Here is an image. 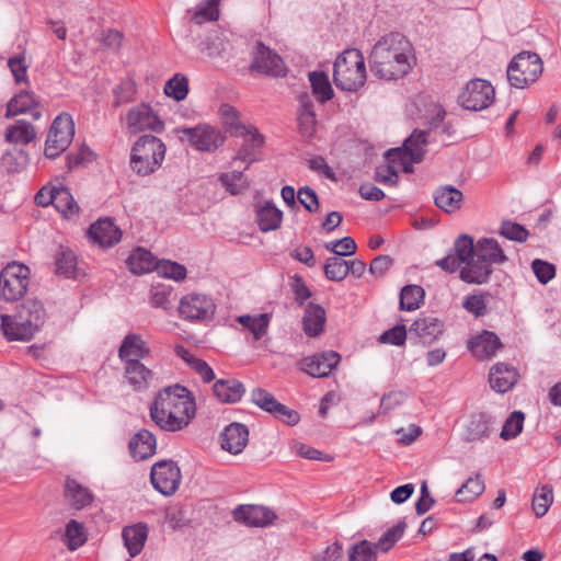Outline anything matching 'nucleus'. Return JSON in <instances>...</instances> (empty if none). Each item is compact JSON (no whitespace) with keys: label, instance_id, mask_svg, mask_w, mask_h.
I'll return each mask as SVG.
<instances>
[{"label":"nucleus","instance_id":"09e8293b","mask_svg":"<svg viewBox=\"0 0 561 561\" xmlns=\"http://www.w3.org/2000/svg\"><path fill=\"white\" fill-rule=\"evenodd\" d=\"M553 503V489L549 484H545L536 490L533 497V510L537 517H542L549 511Z\"/></svg>","mask_w":561,"mask_h":561},{"label":"nucleus","instance_id":"cd10ccee","mask_svg":"<svg viewBox=\"0 0 561 561\" xmlns=\"http://www.w3.org/2000/svg\"><path fill=\"white\" fill-rule=\"evenodd\" d=\"M298 126L302 137L310 139L316 134L317 119L313 102L308 93L299 95Z\"/></svg>","mask_w":561,"mask_h":561},{"label":"nucleus","instance_id":"a878e982","mask_svg":"<svg viewBox=\"0 0 561 561\" xmlns=\"http://www.w3.org/2000/svg\"><path fill=\"white\" fill-rule=\"evenodd\" d=\"M502 346L500 337L494 332L486 330L468 343L469 350L479 359L494 356Z\"/></svg>","mask_w":561,"mask_h":561},{"label":"nucleus","instance_id":"5701e85b","mask_svg":"<svg viewBox=\"0 0 561 561\" xmlns=\"http://www.w3.org/2000/svg\"><path fill=\"white\" fill-rule=\"evenodd\" d=\"M128 448L135 460H146L154 455L157 438L150 431L141 428L131 436Z\"/></svg>","mask_w":561,"mask_h":561},{"label":"nucleus","instance_id":"f257e3e1","mask_svg":"<svg viewBox=\"0 0 561 561\" xmlns=\"http://www.w3.org/2000/svg\"><path fill=\"white\" fill-rule=\"evenodd\" d=\"M196 412L195 400L187 388L181 385L161 390L150 405V417L165 432H178L186 427Z\"/></svg>","mask_w":561,"mask_h":561},{"label":"nucleus","instance_id":"a18cd8bd","mask_svg":"<svg viewBox=\"0 0 561 561\" xmlns=\"http://www.w3.org/2000/svg\"><path fill=\"white\" fill-rule=\"evenodd\" d=\"M485 485L481 476L477 473L470 477L456 492L457 502H469L476 500L484 492Z\"/></svg>","mask_w":561,"mask_h":561},{"label":"nucleus","instance_id":"6ab92c4d","mask_svg":"<svg viewBox=\"0 0 561 561\" xmlns=\"http://www.w3.org/2000/svg\"><path fill=\"white\" fill-rule=\"evenodd\" d=\"M249 443V430L244 424L233 422L220 435V446L232 455L240 454Z\"/></svg>","mask_w":561,"mask_h":561},{"label":"nucleus","instance_id":"ddd939ff","mask_svg":"<svg viewBox=\"0 0 561 561\" xmlns=\"http://www.w3.org/2000/svg\"><path fill=\"white\" fill-rule=\"evenodd\" d=\"M181 478V470L173 460H160L151 468L150 481L163 495L174 494L180 486Z\"/></svg>","mask_w":561,"mask_h":561},{"label":"nucleus","instance_id":"b1692460","mask_svg":"<svg viewBox=\"0 0 561 561\" xmlns=\"http://www.w3.org/2000/svg\"><path fill=\"white\" fill-rule=\"evenodd\" d=\"M518 380V373L515 367L497 363L489 374V381L492 389L499 393H505L511 390Z\"/></svg>","mask_w":561,"mask_h":561},{"label":"nucleus","instance_id":"e2e57ef3","mask_svg":"<svg viewBox=\"0 0 561 561\" xmlns=\"http://www.w3.org/2000/svg\"><path fill=\"white\" fill-rule=\"evenodd\" d=\"M156 270L160 275L176 282L183 280L186 277L185 266L169 260H162L157 263Z\"/></svg>","mask_w":561,"mask_h":561},{"label":"nucleus","instance_id":"58836bf2","mask_svg":"<svg viewBox=\"0 0 561 561\" xmlns=\"http://www.w3.org/2000/svg\"><path fill=\"white\" fill-rule=\"evenodd\" d=\"M129 271L136 275H141L156 270L157 263L153 255L142 248L136 249L126 261Z\"/></svg>","mask_w":561,"mask_h":561},{"label":"nucleus","instance_id":"7c9ffc66","mask_svg":"<svg viewBox=\"0 0 561 561\" xmlns=\"http://www.w3.org/2000/svg\"><path fill=\"white\" fill-rule=\"evenodd\" d=\"M213 392L221 403H236L243 397L245 388L234 378L218 379L213 386Z\"/></svg>","mask_w":561,"mask_h":561},{"label":"nucleus","instance_id":"72a5a7b5","mask_svg":"<svg viewBox=\"0 0 561 561\" xmlns=\"http://www.w3.org/2000/svg\"><path fill=\"white\" fill-rule=\"evenodd\" d=\"M325 310L317 304L310 302L302 318L304 331L308 336L319 335L324 328Z\"/></svg>","mask_w":561,"mask_h":561},{"label":"nucleus","instance_id":"864d4df0","mask_svg":"<svg viewBox=\"0 0 561 561\" xmlns=\"http://www.w3.org/2000/svg\"><path fill=\"white\" fill-rule=\"evenodd\" d=\"M164 92L168 96L173 98L176 101L184 100L188 93L187 78L181 73L174 75L165 83Z\"/></svg>","mask_w":561,"mask_h":561},{"label":"nucleus","instance_id":"c756f323","mask_svg":"<svg viewBox=\"0 0 561 561\" xmlns=\"http://www.w3.org/2000/svg\"><path fill=\"white\" fill-rule=\"evenodd\" d=\"M241 128L243 144L241 145V148L239 149L237 156L234 157V161L241 160L248 163H252L257 159L256 153L259 149L262 147L264 138L257 131L256 128H245L244 126H242Z\"/></svg>","mask_w":561,"mask_h":561},{"label":"nucleus","instance_id":"4c0bfd02","mask_svg":"<svg viewBox=\"0 0 561 561\" xmlns=\"http://www.w3.org/2000/svg\"><path fill=\"white\" fill-rule=\"evenodd\" d=\"M5 140L10 144L27 145L36 138L34 126L25 121L19 119L5 129Z\"/></svg>","mask_w":561,"mask_h":561},{"label":"nucleus","instance_id":"a19ab883","mask_svg":"<svg viewBox=\"0 0 561 561\" xmlns=\"http://www.w3.org/2000/svg\"><path fill=\"white\" fill-rule=\"evenodd\" d=\"M56 273L67 278H76L79 270L77 267L76 254L66 248H60L55 257Z\"/></svg>","mask_w":561,"mask_h":561},{"label":"nucleus","instance_id":"f8f14e48","mask_svg":"<svg viewBox=\"0 0 561 561\" xmlns=\"http://www.w3.org/2000/svg\"><path fill=\"white\" fill-rule=\"evenodd\" d=\"M495 90L483 79L470 80L458 96L459 104L470 111L486 108L494 100Z\"/></svg>","mask_w":561,"mask_h":561},{"label":"nucleus","instance_id":"473e14b6","mask_svg":"<svg viewBox=\"0 0 561 561\" xmlns=\"http://www.w3.org/2000/svg\"><path fill=\"white\" fill-rule=\"evenodd\" d=\"M462 199V192L451 185L440 186L434 193L435 205L449 214L460 209Z\"/></svg>","mask_w":561,"mask_h":561},{"label":"nucleus","instance_id":"bf43d9fd","mask_svg":"<svg viewBox=\"0 0 561 561\" xmlns=\"http://www.w3.org/2000/svg\"><path fill=\"white\" fill-rule=\"evenodd\" d=\"M252 402L260 409L264 410L270 414H274L280 402L276 398L262 388H255L251 392Z\"/></svg>","mask_w":561,"mask_h":561},{"label":"nucleus","instance_id":"412c9836","mask_svg":"<svg viewBox=\"0 0 561 561\" xmlns=\"http://www.w3.org/2000/svg\"><path fill=\"white\" fill-rule=\"evenodd\" d=\"M38 106V98L33 92L23 90L7 104L5 117L10 118L30 112L34 119H39L42 113L37 110Z\"/></svg>","mask_w":561,"mask_h":561},{"label":"nucleus","instance_id":"0eeeda50","mask_svg":"<svg viewBox=\"0 0 561 561\" xmlns=\"http://www.w3.org/2000/svg\"><path fill=\"white\" fill-rule=\"evenodd\" d=\"M543 64L536 53L517 54L507 67V79L512 87L524 89L541 76Z\"/></svg>","mask_w":561,"mask_h":561},{"label":"nucleus","instance_id":"2eb2a0df","mask_svg":"<svg viewBox=\"0 0 561 561\" xmlns=\"http://www.w3.org/2000/svg\"><path fill=\"white\" fill-rule=\"evenodd\" d=\"M250 69L272 77L285 76V66L280 56L261 42L253 47Z\"/></svg>","mask_w":561,"mask_h":561},{"label":"nucleus","instance_id":"4d7b16f0","mask_svg":"<svg viewBox=\"0 0 561 561\" xmlns=\"http://www.w3.org/2000/svg\"><path fill=\"white\" fill-rule=\"evenodd\" d=\"M376 548L373 542L368 540H362L358 543L351 547L348 550L347 561H376Z\"/></svg>","mask_w":561,"mask_h":561},{"label":"nucleus","instance_id":"de8ad7c7","mask_svg":"<svg viewBox=\"0 0 561 561\" xmlns=\"http://www.w3.org/2000/svg\"><path fill=\"white\" fill-rule=\"evenodd\" d=\"M219 181L231 195L243 194L250 186L249 180L244 178L241 171L222 173Z\"/></svg>","mask_w":561,"mask_h":561},{"label":"nucleus","instance_id":"20e7f679","mask_svg":"<svg viewBox=\"0 0 561 561\" xmlns=\"http://www.w3.org/2000/svg\"><path fill=\"white\" fill-rule=\"evenodd\" d=\"M508 260L499 241L481 238L477 241L474 262L460 270V278L469 284H484L490 279L493 264H503Z\"/></svg>","mask_w":561,"mask_h":561},{"label":"nucleus","instance_id":"1a4fd4ad","mask_svg":"<svg viewBox=\"0 0 561 561\" xmlns=\"http://www.w3.org/2000/svg\"><path fill=\"white\" fill-rule=\"evenodd\" d=\"M75 123L71 115L59 114L53 122L45 142L44 154L54 159L64 152L72 141Z\"/></svg>","mask_w":561,"mask_h":561},{"label":"nucleus","instance_id":"c9c22d12","mask_svg":"<svg viewBox=\"0 0 561 561\" xmlns=\"http://www.w3.org/2000/svg\"><path fill=\"white\" fill-rule=\"evenodd\" d=\"M65 496L77 510L85 507L93 501L92 492L72 478L66 480Z\"/></svg>","mask_w":561,"mask_h":561},{"label":"nucleus","instance_id":"5fc2aeb1","mask_svg":"<svg viewBox=\"0 0 561 561\" xmlns=\"http://www.w3.org/2000/svg\"><path fill=\"white\" fill-rule=\"evenodd\" d=\"M220 0H207L205 3L198 5L192 18L195 24L202 25L205 22H214L219 19Z\"/></svg>","mask_w":561,"mask_h":561},{"label":"nucleus","instance_id":"13d9d810","mask_svg":"<svg viewBox=\"0 0 561 561\" xmlns=\"http://www.w3.org/2000/svg\"><path fill=\"white\" fill-rule=\"evenodd\" d=\"M324 248L334 254V256L354 255L357 250L355 240L352 237L333 240L324 243Z\"/></svg>","mask_w":561,"mask_h":561},{"label":"nucleus","instance_id":"393cba45","mask_svg":"<svg viewBox=\"0 0 561 561\" xmlns=\"http://www.w3.org/2000/svg\"><path fill=\"white\" fill-rule=\"evenodd\" d=\"M493 417L484 412L474 413L466 425L463 439L468 443L488 438L492 432Z\"/></svg>","mask_w":561,"mask_h":561},{"label":"nucleus","instance_id":"6e6d98bb","mask_svg":"<svg viewBox=\"0 0 561 561\" xmlns=\"http://www.w3.org/2000/svg\"><path fill=\"white\" fill-rule=\"evenodd\" d=\"M65 536L67 539V547L70 551L77 550L87 541L83 525L75 519H71L67 524Z\"/></svg>","mask_w":561,"mask_h":561},{"label":"nucleus","instance_id":"4be33fe9","mask_svg":"<svg viewBox=\"0 0 561 561\" xmlns=\"http://www.w3.org/2000/svg\"><path fill=\"white\" fill-rule=\"evenodd\" d=\"M231 32L216 26L209 32L207 37L199 43V49L208 57H221L231 48Z\"/></svg>","mask_w":561,"mask_h":561},{"label":"nucleus","instance_id":"79ce46f5","mask_svg":"<svg viewBox=\"0 0 561 561\" xmlns=\"http://www.w3.org/2000/svg\"><path fill=\"white\" fill-rule=\"evenodd\" d=\"M237 321L253 334L254 340L259 341L267 332L270 316L267 313L242 314L237 318Z\"/></svg>","mask_w":561,"mask_h":561},{"label":"nucleus","instance_id":"dca6fc26","mask_svg":"<svg viewBox=\"0 0 561 561\" xmlns=\"http://www.w3.org/2000/svg\"><path fill=\"white\" fill-rule=\"evenodd\" d=\"M233 519L249 527H266L277 518L271 508L263 505H239L232 511Z\"/></svg>","mask_w":561,"mask_h":561},{"label":"nucleus","instance_id":"39448f33","mask_svg":"<svg viewBox=\"0 0 561 561\" xmlns=\"http://www.w3.org/2000/svg\"><path fill=\"white\" fill-rule=\"evenodd\" d=\"M333 81L336 88L347 92H356L365 84L366 66L360 50L346 49L336 57Z\"/></svg>","mask_w":561,"mask_h":561},{"label":"nucleus","instance_id":"680f3d73","mask_svg":"<svg viewBox=\"0 0 561 561\" xmlns=\"http://www.w3.org/2000/svg\"><path fill=\"white\" fill-rule=\"evenodd\" d=\"M499 233L516 242H525L529 236V231L524 226L510 220L502 221Z\"/></svg>","mask_w":561,"mask_h":561},{"label":"nucleus","instance_id":"6e6552de","mask_svg":"<svg viewBox=\"0 0 561 561\" xmlns=\"http://www.w3.org/2000/svg\"><path fill=\"white\" fill-rule=\"evenodd\" d=\"M30 284V268L16 262L9 263L0 273V298L12 302L21 299Z\"/></svg>","mask_w":561,"mask_h":561},{"label":"nucleus","instance_id":"2f4dec72","mask_svg":"<svg viewBox=\"0 0 561 561\" xmlns=\"http://www.w3.org/2000/svg\"><path fill=\"white\" fill-rule=\"evenodd\" d=\"M122 537L130 557L134 558L144 549L148 537V527L142 523L126 526L123 528Z\"/></svg>","mask_w":561,"mask_h":561},{"label":"nucleus","instance_id":"e433bc0d","mask_svg":"<svg viewBox=\"0 0 561 561\" xmlns=\"http://www.w3.org/2000/svg\"><path fill=\"white\" fill-rule=\"evenodd\" d=\"M54 198L53 206L65 218L70 219L79 214V206L67 187H55V194L50 196Z\"/></svg>","mask_w":561,"mask_h":561},{"label":"nucleus","instance_id":"8fccbe9b","mask_svg":"<svg viewBox=\"0 0 561 561\" xmlns=\"http://www.w3.org/2000/svg\"><path fill=\"white\" fill-rule=\"evenodd\" d=\"M407 528L405 520L398 522L397 525L389 528L377 542L373 543L374 547L382 552H388L403 536Z\"/></svg>","mask_w":561,"mask_h":561},{"label":"nucleus","instance_id":"69168bd1","mask_svg":"<svg viewBox=\"0 0 561 561\" xmlns=\"http://www.w3.org/2000/svg\"><path fill=\"white\" fill-rule=\"evenodd\" d=\"M375 181L386 186H397L399 183V173L390 162L380 164L375 170Z\"/></svg>","mask_w":561,"mask_h":561},{"label":"nucleus","instance_id":"052dcab7","mask_svg":"<svg viewBox=\"0 0 561 561\" xmlns=\"http://www.w3.org/2000/svg\"><path fill=\"white\" fill-rule=\"evenodd\" d=\"M252 402L260 409L264 410L270 414H274L280 402L276 398L262 388H255L251 392Z\"/></svg>","mask_w":561,"mask_h":561},{"label":"nucleus","instance_id":"a211bd4d","mask_svg":"<svg viewBox=\"0 0 561 561\" xmlns=\"http://www.w3.org/2000/svg\"><path fill=\"white\" fill-rule=\"evenodd\" d=\"M127 126L131 133H139L146 129L160 133L164 127L163 122L147 104H140L128 112Z\"/></svg>","mask_w":561,"mask_h":561},{"label":"nucleus","instance_id":"9d476101","mask_svg":"<svg viewBox=\"0 0 561 561\" xmlns=\"http://www.w3.org/2000/svg\"><path fill=\"white\" fill-rule=\"evenodd\" d=\"M446 111L440 105H435L432 115L426 118L427 128L424 130L414 129L403 142L404 151L410 154L412 162H422L426 153L428 134L442 126L445 121Z\"/></svg>","mask_w":561,"mask_h":561},{"label":"nucleus","instance_id":"774afa93","mask_svg":"<svg viewBox=\"0 0 561 561\" xmlns=\"http://www.w3.org/2000/svg\"><path fill=\"white\" fill-rule=\"evenodd\" d=\"M531 268L541 284L549 283L556 276V266L540 259L533 261Z\"/></svg>","mask_w":561,"mask_h":561},{"label":"nucleus","instance_id":"bb28decb","mask_svg":"<svg viewBox=\"0 0 561 561\" xmlns=\"http://www.w3.org/2000/svg\"><path fill=\"white\" fill-rule=\"evenodd\" d=\"M150 354V348L140 334H127L118 350V356L125 363L140 360Z\"/></svg>","mask_w":561,"mask_h":561},{"label":"nucleus","instance_id":"9b49d317","mask_svg":"<svg viewBox=\"0 0 561 561\" xmlns=\"http://www.w3.org/2000/svg\"><path fill=\"white\" fill-rule=\"evenodd\" d=\"M216 309V304L211 297L197 293L183 296L178 307L180 318L190 322L210 321Z\"/></svg>","mask_w":561,"mask_h":561},{"label":"nucleus","instance_id":"c03bdc74","mask_svg":"<svg viewBox=\"0 0 561 561\" xmlns=\"http://www.w3.org/2000/svg\"><path fill=\"white\" fill-rule=\"evenodd\" d=\"M312 93L321 103H325L334 95L329 77L323 71H312L309 73Z\"/></svg>","mask_w":561,"mask_h":561},{"label":"nucleus","instance_id":"0e129e2a","mask_svg":"<svg viewBox=\"0 0 561 561\" xmlns=\"http://www.w3.org/2000/svg\"><path fill=\"white\" fill-rule=\"evenodd\" d=\"M171 294H172V289L169 286H165V285L153 286L151 289V295H150L151 305L154 308H161L165 311H169L172 308L171 301H170Z\"/></svg>","mask_w":561,"mask_h":561},{"label":"nucleus","instance_id":"423d86ee","mask_svg":"<svg viewBox=\"0 0 561 561\" xmlns=\"http://www.w3.org/2000/svg\"><path fill=\"white\" fill-rule=\"evenodd\" d=\"M165 151V145L158 137L141 136L131 148V170L141 176L156 172L164 160Z\"/></svg>","mask_w":561,"mask_h":561},{"label":"nucleus","instance_id":"7ed1b4c3","mask_svg":"<svg viewBox=\"0 0 561 561\" xmlns=\"http://www.w3.org/2000/svg\"><path fill=\"white\" fill-rule=\"evenodd\" d=\"M0 319V328L9 341H30L44 325L46 310L42 301L27 299L14 314H1Z\"/></svg>","mask_w":561,"mask_h":561},{"label":"nucleus","instance_id":"ea45409f","mask_svg":"<svg viewBox=\"0 0 561 561\" xmlns=\"http://www.w3.org/2000/svg\"><path fill=\"white\" fill-rule=\"evenodd\" d=\"M125 375L128 382L136 389L141 390L147 387L152 371L147 368L140 360H131L126 363Z\"/></svg>","mask_w":561,"mask_h":561},{"label":"nucleus","instance_id":"c85d7f7f","mask_svg":"<svg viewBox=\"0 0 561 561\" xmlns=\"http://www.w3.org/2000/svg\"><path fill=\"white\" fill-rule=\"evenodd\" d=\"M443 322L435 317H423L416 319L410 330V335H415L423 343L434 342L443 333Z\"/></svg>","mask_w":561,"mask_h":561},{"label":"nucleus","instance_id":"603ef678","mask_svg":"<svg viewBox=\"0 0 561 561\" xmlns=\"http://www.w3.org/2000/svg\"><path fill=\"white\" fill-rule=\"evenodd\" d=\"M525 414L522 411H514L504 422L500 437L504 440L517 437L523 431Z\"/></svg>","mask_w":561,"mask_h":561},{"label":"nucleus","instance_id":"f03ea898","mask_svg":"<svg viewBox=\"0 0 561 561\" xmlns=\"http://www.w3.org/2000/svg\"><path fill=\"white\" fill-rule=\"evenodd\" d=\"M411 44L401 33L382 36L373 47L369 57L371 72L385 80H397L411 69Z\"/></svg>","mask_w":561,"mask_h":561},{"label":"nucleus","instance_id":"f704fd0d","mask_svg":"<svg viewBox=\"0 0 561 561\" xmlns=\"http://www.w3.org/2000/svg\"><path fill=\"white\" fill-rule=\"evenodd\" d=\"M282 220L283 211L272 202H266L256 210V222L263 232L276 230L280 227Z\"/></svg>","mask_w":561,"mask_h":561},{"label":"nucleus","instance_id":"49530a36","mask_svg":"<svg viewBox=\"0 0 561 561\" xmlns=\"http://www.w3.org/2000/svg\"><path fill=\"white\" fill-rule=\"evenodd\" d=\"M425 291L419 285H407L400 293V309L414 311L420 308L424 299Z\"/></svg>","mask_w":561,"mask_h":561},{"label":"nucleus","instance_id":"4468645a","mask_svg":"<svg viewBox=\"0 0 561 561\" xmlns=\"http://www.w3.org/2000/svg\"><path fill=\"white\" fill-rule=\"evenodd\" d=\"M180 133L186 136L191 145L198 151H215L226 139L220 130L207 124L183 127Z\"/></svg>","mask_w":561,"mask_h":561},{"label":"nucleus","instance_id":"338daca9","mask_svg":"<svg viewBox=\"0 0 561 561\" xmlns=\"http://www.w3.org/2000/svg\"><path fill=\"white\" fill-rule=\"evenodd\" d=\"M297 199L309 213H317L319 210V198L316 191L311 187H300L297 192Z\"/></svg>","mask_w":561,"mask_h":561},{"label":"nucleus","instance_id":"f3484780","mask_svg":"<svg viewBox=\"0 0 561 561\" xmlns=\"http://www.w3.org/2000/svg\"><path fill=\"white\" fill-rule=\"evenodd\" d=\"M341 356L335 351L316 353L305 357L300 362V369L314 378H322L330 375L333 368L340 363Z\"/></svg>","mask_w":561,"mask_h":561},{"label":"nucleus","instance_id":"3c124183","mask_svg":"<svg viewBox=\"0 0 561 561\" xmlns=\"http://www.w3.org/2000/svg\"><path fill=\"white\" fill-rule=\"evenodd\" d=\"M323 272L329 280L342 282L348 275L347 261L339 256L328 257Z\"/></svg>","mask_w":561,"mask_h":561},{"label":"nucleus","instance_id":"aec40b11","mask_svg":"<svg viewBox=\"0 0 561 561\" xmlns=\"http://www.w3.org/2000/svg\"><path fill=\"white\" fill-rule=\"evenodd\" d=\"M89 236L100 247L110 248L121 241L122 231L111 218H104L91 225Z\"/></svg>","mask_w":561,"mask_h":561},{"label":"nucleus","instance_id":"37998d69","mask_svg":"<svg viewBox=\"0 0 561 561\" xmlns=\"http://www.w3.org/2000/svg\"><path fill=\"white\" fill-rule=\"evenodd\" d=\"M453 252L461 264L469 266L471 262H474L477 243L474 244L471 236L460 234L454 242Z\"/></svg>","mask_w":561,"mask_h":561}]
</instances>
